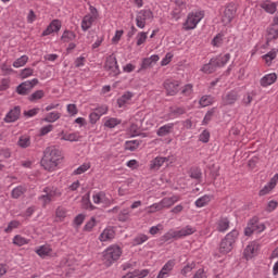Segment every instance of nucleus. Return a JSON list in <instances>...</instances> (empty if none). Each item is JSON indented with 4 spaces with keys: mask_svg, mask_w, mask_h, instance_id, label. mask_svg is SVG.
<instances>
[{
    "mask_svg": "<svg viewBox=\"0 0 278 278\" xmlns=\"http://www.w3.org/2000/svg\"><path fill=\"white\" fill-rule=\"evenodd\" d=\"M60 162H62V152L54 146L46 148L43 157L41 159V166L45 170L53 173V170L58 168Z\"/></svg>",
    "mask_w": 278,
    "mask_h": 278,
    "instance_id": "f257e3e1",
    "label": "nucleus"
},
{
    "mask_svg": "<svg viewBox=\"0 0 278 278\" xmlns=\"http://www.w3.org/2000/svg\"><path fill=\"white\" fill-rule=\"evenodd\" d=\"M121 255H123V249L117 244H112L106 248L102 255V261L104 266L110 268L114 262H118L121 260Z\"/></svg>",
    "mask_w": 278,
    "mask_h": 278,
    "instance_id": "f03ea898",
    "label": "nucleus"
},
{
    "mask_svg": "<svg viewBox=\"0 0 278 278\" xmlns=\"http://www.w3.org/2000/svg\"><path fill=\"white\" fill-rule=\"evenodd\" d=\"M42 192L45 194L39 197V201H41L42 207L48 206L49 203H53V201L62 197V190H60L58 187H45Z\"/></svg>",
    "mask_w": 278,
    "mask_h": 278,
    "instance_id": "7ed1b4c3",
    "label": "nucleus"
},
{
    "mask_svg": "<svg viewBox=\"0 0 278 278\" xmlns=\"http://www.w3.org/2000/svg\"><path fill=\"white\" fill-rule=\"evenodd\" d=\"M238 236V230H232L226 235L219 244V253H222V255H227V253H231V251H233V244H236Z\"/></svg>",
    "mask_w": 278,
    "mask_h": 278,
    "instance_id": "20e7f679",
    "label": "nucleus"
},
{
    "mask_svg": "<svg viewBox=\"0 0 278 278\" xmlns=\"http://www.w3.org/2000/svg\"><path fill=\"white\" fill-rule=\"evenodd\" d=\"M205 12L203 11H192L187 15L186 22L182 24V29L185 31H190L191 29H197V26L201 21H203Z\"/></svg>",
    "mask_w": 278,
    "mask_h": 278,
    "instance_id": "39448f33",
    "label": "nucleus"
},
{
    "mask_svg": "<svg viewBox=\"0 0 278 278\" xmlns=\"http://www.w3.org/2000/svg\"><path fill=\"white\" fill-rule=\"evenodd\" d=\"M266 229L263 223H260V217L254 216L248 222L244 229V236H253V233H262Z\"/></svg>",
    "mask_w": 278,
    "mask_h": 278,
    "instance_id": "423d86ee",
    "label": "nucleus"
},
{
    "mask_svg": "<svg viewBox=\"0 0 278 278\" xmlns=\"http://www.w3.org/2000/svg\"><path fill=\"white\" fill-rule=\"evenodd\" d=\"M237 12H238V7L236 5V3H233V2L228 3L224 8V11L222 13V23H224V25L231 24V21H233V18H236Z\"/></svg>",
    "mask_w": 278,
    "mask_h": 278,
    "instance_id": "0eeeda50",
    "label": "nucleus"
},
{
    "mask_svg": "<svg viewBox=\"0 0 278 278\" xmlns=\"http://www.w3.org/2000/svg\"><path fill=\"white\" fill-rule=\"evenodd\" d=\"M104 71H108L110 75L116 77V75H121V68L118 67V61H116V55L111 54L106 56L104 63Z\"/></svg>",
    "mask_w": 278,
    "mask_h": 278,
    "instance_id": "6e6552de",
    "label": "nucleus"
},
{
    "mask_svg": "<svg viewBox=\"0 0 278 278\" xmlns=\"http://www.w3.org/2000/svg\"><path fill=\"white\" fill-rule=\"evenodd\" d=\"M147 21H153V12L151 10H141L137 13L136 25L139 29L147 27Z\"/></svg>",
    "mask_w": 278,
    "mask_h": 278,
    "instance_id": "1a4fd4ad",
    "label": "nucleus"
},
{
    "mask_svg": "<svg viewBox=\"0 0 278 278\" xmlns=\"http://www.w3.org/2000/svg\"><path fill=\"white\" fill-rule=\"evenodd\" d=\"M38 84H39L38 78L26 80L16 87V92L17 94H22L23 97H25L29 94V92H31V90H34V87L38 86Z\"/></svg>",
    "mask_w": 278,
    "mask_h": 278,
    "instance_id": "9d476101",
    "label": "nucleus"
},
{
    "mask_svg": "<svg viewBox=\"0 0 278 278\" xmlns=\"http://www.w3.org/2000/svg\"><path fill=\"white\" fill-rule=\"evenodd\" d=\"M163 86L168 97H175V94L179 92V86H181V83L175 79H167L164 81Z\"/></svg>",
    "mask_w": 278,
    "mask_h": 278,
    "instance_id": "9b49d317",
    "label": "nucleus"
},
{
    "mask_svg": "<svg viewBox=\"0 0 278 278\" xmlns=\"http://www.w3.org/2000/svg\"><path fill=\"white\" fill-rule=\"evenodd\" d=\"M238 99H240V92L236 89L230 90L222 97V105H233Z\"/></svg>",
    "mask_w": 278,
    "mask_h": 278,
    "instance_id": "f8f14e48",
    "label": "nucleus"
},
{
    "mask_svg": "<svg viewBox=\"0 0 278 278\" xmlns=\"http://www.w3.org/2000/svg\"><path fill=\"white\" fill-rule=\"evenodd\" d=\"M160 62V55L154 54L150 58L142 59L140 68L138 70V73H142V71H147L148 68H152L153 64H157Z\"/></svg>",
    "mask_w": 278,
    "mask_h": 278,
    "instance_id": "ddd939ff",
    "label": "nucleus"
},
{
    "mask_svg": "<svg viewBox=\"0 0 278 278\" xmlns=\"http://www.w3.org/2000/svg\"><path fill=\"white\" fill-rule=\"evenodd\" d=\"M257 251H260V244L253 241L249 245H247V248L244 249L243 255L245 260H252V257H255V255H257Z\"/></svg>",
    "mask_w": 278,
    "mask_h": 278,
    "instance_id": "4468645a",
    "label": "nucleus"
},
{
    "mask_svg": "<svg viewBox=\"0 0 278 278\" xmlns=\"http://www.w3.org/2000/svg\"><path fill=\"white\" fill-rule=\"evenodd\" d=\"M62 29V22L60 20H53L42 31V36H51V34H58Z\"/></svg>",
    "mask_w": 278,
    "mask_h": 278,
    "instance_id": "2eb2a0df",
    "label": "nucleus"
},
{
    "mask_svg": "<svg viewBox=\"0 0 278 278\" xmlns=\"http://www.w3.org/2000/svg\"><path fill=\"white\" fill-rule=\"evenodd\" d=\"M116 238V231L113 227H106L99 236L100 242H112Z\"/></svg>",
    "mask_w": 278,
    "mask_h": 278,
    "instance_id": "dca6fc26",
    "label": "nucleus"
},
{
    "mask_svg": "<svg viewBox=\"0 0 278 278\" xmlns=\"http://www.w3.org/2000/svg\"><path fill=\"white\" fill-rule=\"evenodd\" d=\"M21 118V106H14L4 117V123H16Z\"/></svg>",
    "mask_w": 278,
    "mask_h": 278,
    "instance_id": "f3484780",
    "label": "nucleus"
},
{
    "mask_svg": "<svg viewBox=\"0 0 278 278\" xmlns=\"http://www.w3.org/2000/svg\"><path fill=\"white\" fill-rule=\"evenodd\" d=\"M277 81V74L276 73H270L265 76H263L260 80V84L262 88H268V86H273Z\"/></svg>",
    "mask_w": 278,
    "mask_h": 278,
    "instance_id": "a211bd4d",
    "label": "nucleus"
},
{
    "mask_svg": "<svg viewBox=\"0 0 278 278\" xmlns=\"http://www.w3.org/2000/svg\"><path fill=\"white\" fill-rule=\"evenodd\" d=\"M260 8L267 12V14H275V12H277V2L265 0L260 3Z\"/></svg>",
    "mask_w": 278,
    "mask_h": 278,
    "instance_id": "6ab92c4d",
    "label": "nucleus"
},
{
    "mask_svg": "<svg viewBox=\"0 0 278 278\" xmlns=\"http://www.w3.org/2000/svg\"><path fill=\"white\" fill-rule=\"evenodd\" d=\"M165 162H168V157L156 156L150 162V170H160L164 166Z\"/></svg>",
    "mask_w": 278,
    "mask_h": 278,
    "instance_id": "aec40b11",
    "label": "nucleus"
},
{
    "mask_svg": "<svg viewBox=\"0 0 278 278\" xmlns=\"http://www.w3.org/2000/svg\"><path fill=\"white\" fill-rule=\"evenodd\" d=\"M178 201H181V197L180 195H173L170 198H164L161 200V205L163 207V210H168V207H173V205H175V203H177Z\"/></svg>",
    "mask_w": 278,
    "mask_h": 278,
    "instance_id": "412c9836",
    "label": "nucleus"
},
{
    "mask_svg": "<svg viewBox=\"0 0 278 278\" xmlns=\"http://www.w3.org/2000/svg\"><path fill=\"white\" fill-rule=\"evenodd\" d=\"M216 68H218L216 61L214 59H211L207 64L203 65L201 71H202V73H205L206 75H212V73H216Z\"/></svg>",
    "mask_w": 278,
    "mask_h": 278,
    "instance_id": "4be33fe9",
    "label": "nucleus"
},
{
    "mask_svg": "<svg viewBox=\"0 0 278 278\" xmlns=\"http://www.w3.org/2000/svg\"><path fill=\"white\" fill-rule=\"evenodd\" d=\"M134 99V93L131 91H126L122 97L117 99L118 108H125Z\"/></svg>",
    "mask_w": 278,
    "mask_h": 278,
    "instance_id": "5701e85b",
    "label": "nucleus"
},
{
    "mask_svg": "<svg viewBox=\"0 0 278 278\" xmlns=\"http://www.w3.org/2000/svg\"><path fill=\"white\" fill-rule=\"evenodd\" d=\"M173 129H175V124L169 123V124H166V125L160 127L157 129L156 134L160 137L168 136V134H173Z\"/></svg>",
    "mask_w": 278,
    "mask_h": 278,
    "instance_id": "b1692460",
    "label": "nucleus"
},
{
    "mask_svg": "<svg viewBox=\"0 0 278 278\" xmlns=\"http://www.w3.org/2000/svg\"><path fill=\"white\" fill-rule=\"evenodd\" d=\"M94 17L90 14H87L83 17L81 21V29L83 31H88V29H90V27H92V23H94Z\"/></svg>",
    "mask_w": 278,
    "mask_h": 278,
    "instance_id": "393cba45",
    "label": "nucleus"
},
{
    "mask_svg": "<svg viewBox=\"0 0 278 278\" xmlns=\"http://www.w3.org/2000/svg\"><path fill=\"white\" fill-rule=\"evenodd\" d=\"M213 59L215 60V64H217V68H223V66H225V64H227V62L231 60V54L226 53L224 55H219Z\"/></svg>",
    "mask_w": 278,
    "mask_h": 278,
    "instance_id": "a878e982",
    "label": "nucleus"
},
{
    "mask_svg": "<svg viewBox=\"0 0 278 278\" xmlns=\"http://www.w3.org/2000/svg\"><path fill=\"white\" fill-rule=\"evenodd\" d=\"M181 239L179 236V230H169L163 237V242H168L169 240H179Z\"/></svg>",
    "mask_w": 278,
    "mask_h": 278,
    "instance_id": "bb28decb",
    "label": "nucleus"
},
{
    "mask_svg": "<svg viewBox=\"0 0 278 278\" xmlns=\"http://www.w3.org/2000/svg\"><path fill=\"white\" fill-rule=\"evenodd\" d=\"M77 38V35L73 30L65 29L61 36V41L63 42H73Z\"/></svg>",
    "mask_w": 278,
    "mask_h": 278,
    "instance_id": "cd10ccee",
    "label": "nucleus"
},
{
    "mask_svg": "<svg viewBox=\"0 0 278 278\" xmlns=\"http://www.w3.org/2000/svg\"><path fill=\"white\" fill-rule=\"evenodd\" d=\"M52 251L53 249H51V245L46 244L38 248L36 253L39 257H48V255H51Z\"/></svg>",
    "mask_w": 278,
    "mask_h": 278,
    "instance_id": "c85d7f7f",
    "label": "nucleus"
},
{
    "mask_svg": "<svg viewBox=\"0 0 278 278\" xmlns=\"http://www.w3.org/2000/svg\"><path fill=\"white\" fill-rule=\"evenodd\" d=\"M25 192H27V187L17 186L16 188H14L12 190L11 197H12V199H21V197H23V194H25Z\"/></svg>",
    "mask_w": 278,
    "mask_h": 278,
    "instance_id": "c756f323",
    "label": "nucleus"
},
{
    "mask_svg": "<svg viewBox=\"0 0 278 278\" xmlns=\"http://www.w3.org/2000/svg\"><path fill=\"white\" fill-rule=\"evenodd\" d=\"M17 146H20L21 149H27V148L31 147V138L26 135L21 136L17 141Z\"/></svg>",
    "mask_w": 278,
    "mask_h": 278,
    "instance_id": "7c9ffc66",
    "label": "nucleus"
},
{
    "mask_svg": "<svg viewBox=\"0 0 278 278\" xmlns=\"http://www.w3.org/2000/svg\"><path fill=\"white\" fill-rule=\"evenodd\" d=\"M62 117V113L60 112H50L43 118L45 123H55V121H60Z\"/></svg>",
    "mask_w": 278,
    "mask_h": 278,
    "instance_id": "2f4dec72",
    "label": "nucleus"
},
{
    "mask_svg": "<svg viewBox=\"0 0 278 278\" xmlns=\"http://www.w3.org/2000/svg\"><path fill=\"white\" fill-rule=\"evenodd\" d=\"M197 232V228L188 225L186 227H184L182 229L178 230V233L180 236V238H186V236H192V233Z\"/></svg>",
    "mask_w": 278,
    "mask_h": 278,
    "instance_id": "473e14b6",
    "label": "nucleus"
},
{
    "mask_svg": "<svg viewBox=\"0 0 278 278\" xmlns=\"http://www.w3.org/2000/svg\"><path fill=\"white\" fill-rule=\"evenodd\" d=\"M278 38V28L275 27V25H271L267 28V42H270V40H277Z\"/></svg>",
    "mask_w": 278,
    "mask_h": 278,
    "instance_id": "72a5a7b5",
    "label": "nucleus"
},
{
    "mask_svg": "<svg viewBox=\"0 0 278 278\" xmlns=\"http://www.w3.org/2000/svg\"><path fill=\"white\" fill-rule=\"evenodd\" d=\"M227 229H229V219L226 217H222L217 222V231L225 232L227 231Z\"/></svg>",
    "mask_w": 278,
    "mask_h": 278,
    "instance_id": "f704fd0d",
    "label": "nucleus"
},
{
    "mask_svg": "<svg viewBox=\"0 0 278 278\" xmlns=\"http://www.w3.org/2000/svg\"><path fill=\"white\" fill-rule=\"evenodd\" d=\"M212 201V195L205 194L195 201V207H205Z\"/></svg>",
    "mask_w": 278,
    "mask_h": 278,
    "instance_id": "c9c22d12",
    "label": "nucleus"
},
{
    "mask_svg": "<svg viewBox=\"0 0 278 278\" xmlns=\"http://www.w3.org/2000/svg\"><path fill=\"white\" fill-rule=\"evenodd\" d=\"M277 53H278V50L277 49H273L267 54L263 55V60H265V63L268 66H270L273 64V60H275V58H277Z\"/></svg>",
    "mask_w": 278,
    "mask_h": 278,
    "instance_id": "e433bc0d",
    "label": "nucleus"
},
{
    "mask_svg": "<svg viewBox=\"0 0 278 278\" xmlns=\"http://www.w3.org/2000/svg\"><path fill=\"white\" fill-rule=\"evenodd\" d=\"M40 99H45V90H37L28 97L30 103H36V101H40Z\"/></svg>",
    "mask_w": 278,
    "mask_h": 278,
    "instance_id": "4c0bfd02",
    "label": "nucleus"
},
{
    "mask_svg": "<svg viewBox=\"0 0 278 278\" xmlns=\"http://www.w3.org/2000/svg\"><path fill=\"white\" fill-rule=\"evenodd\" d=\"M194 268H197V263L195 262H191L188 263L182 269H181V275L184 277H188V275H190L192 273V270H194Z\"/></svg>",
    "mask_w": 278,
    "mask_h": 278,
    "instance_id": "58836bf2",
    "label": "nucleus"
},
{
    "mask_svg": "<svg viewBox=\"0 0 278 278\" xmlns=\"http://www.w3.org/2000/svg\"><path fill=\"white\" fill-rule=\"evenodd\" d=\"M130 214L131 211H129V208H124L119 212L117 218L121 223H127V220H129Z\"/></svg>",
    "mask_w": 278,
    "mask_h": 278,
    "instance_id": "ea45409f",
    "label": "nucleus"
},
{
    "mask_svg": "<svg viewBox=\"0 0 278 278\" xmlns=\"http://www.w3.org/2000/svg\"><path fill=\"white\" fill-rule=\"evenodd\" d=\"M29 62V56L27 55H22L18 58L16 61L13 62L14 68H21V66H25Z\"/></svg>",
    "mask_w": 278,
    "mask_h": 278,
    "instance_id": "a19ab883",
    "label": "nucleus"
},
{
    "mask_svg": "<svg viewBox=\"0 0 278 278\" xmlns=\"http://www.w3.org/2000/svg\"><path fill=\"white\" fill-rule=\"evenodd\" d=\"M13 244H16V247H24V244H29V240L21 235H16L13 238Z\"/></svg>",
    "mask_w": 278,
    "mask_h": 278,
    "instance_id": "79ce46f5",
    "label": "nucleus"
},
{
    "mask_svg": "<svg viewBox=\"0 0 278 278\" xmlns=\"http://www.w3.org/2000/svg\"><path fill=\"white\" fill-rule=\"evenodd\" d=\"M62 140H66L68 142H77L79 141V132L65 134L63 135Z\"/></svg>",
    "mask_w": 278,
    "mask_h": 278,
    "instance_id": "37998d69",
    "label": "nucleus"
},
{
    "mask_svg": "<svg viewBox=\"0 0 278 278\" xmlns=\"http://www.w3.org/2000/svg\"><path fill=\"white\" fill-rule=\"evenodd\" d=\"M117 125H121V119L115 117H111L104 123V127H108L109 129H114Z\"/></svg>",
    "mask_w": 278,
    "mask_h": 278,
    "instance_id": "c03bdc74",
    "label": "nucleus"
},
{
    "mask_svg": "<svg viewBox=\"0 0 278 278\" xmlns=\"http://www.w3.org/2000/svg\"><path fill=\"white\" fill-rule=\"evenodd\" d=\"M140 147V141L138 140H130L125 142V149L127 151H136Z\"/></svg>",
    "mask_w": 278,
    "mask_h": 278,
    "instance_id": "a18cd8bd",
    "label": "nucleus"
},
{
    "mask_svg": "<svg viewBox=\"0 0 278 278\" xmlns=\"http://www.w3.org/2000/svg\"><path fill=\"white\" fill-rule=\"evenodd\" d=\"M212 103H214V97L212 96H203L200 99L201 108H207V105H212Z\"/></svg>",
    "mask_w": 278,
    "mask_h": 278,
    "instance_id": "49530a36",
    "label": "nucleus"
},
{
    "mask_svg": "<svg viewBox=\"0 0 278 278\" xmlns=\"http://www.w3.org/2000/svg\"><path fill=\"white\" fill-rule=\"evenodd\" d=\"M177 264V262L173 258L166 262V264L162 267V269L167 273L168 275H170V273H173V269L175 268V265Z\"/></svg>",
    "mask_w": 278,
    "mask_h": 278,
    "instance_id": "de8ad7c7",
    "label": "nucleus"
},
{
    "mask_svg": "<svg viewBox=\"0 0 278 278\" xmlns=\"http://www.w3.org/2000/svg\"><path fill=\"white\" fill-rule=\"evenodd\" d=\"M94 227H97V218L96 217H91L89 222L86 223V225L84 226V231H92V229H94Z\"/></svg>",
    "mask_w": 278,
    "mask_h": 278,
    "instance_id": "09e8293b",
    "label": "nucleus"
},
{
    "mask_svg": "<svg viewBox=\"0 0 278 278\" xmlns=\"http://www.w3.org/2000/svg\"><path fill=\"white\" fill-rule=\"evenodd\" d=\"M21 227V222L12 220L9 223L8 227L4 229L5 233H12L13 229H18Z\"/></svg>",
    "mask_w": 278,
    "mask_h": 278,
    "instance_id": "8fccbe9b",
    "label": "nucleus"
},
{
    "mask_svg": "<svg viewBox=\"0 0 278 278\" xmlns=\"http://www.w3.org/2000/svg\"><path fill=\"white\" fill-rule=\"evenodd\" d=\"M147 240H149V236H147L144 233H140L137 237H135L134 244H136V245L144 244V242H147Z\"/></svg>",
    "mask_w": 278,
    "mask_h": 278,
    "instance_id": "3c124183",
    "label": "nucleus"
},
{
    "mask_svg": "<svg viewBox=\"0 0 278 278\" xmlns=\"http://www.w3.org/2000/svg\"><path fill=\"white\" fill-rule=\"evenodd\" d=\"M148 210H149L148 214H155V212H162V210H164V208L162 206V202H159V203H154V204L150 205L148 207Z\"/></svg>",
    "mask_w": 278,
    "mask_h": 278,
    "instance_id": "603ef678",
    "label": "nucleus"
},
{
    "mask_svg": "<svg viewBox=\"0 0 278 278\" xmlns=\"http://www.w3.org/2000/svg\"><path fill=\"white\" fill-rule=\"evenodd\" d=\"M67 211L63 206H59L55 211V216L59 218V220H64L66 218Z\"/></svg>",
    "mask_w": 278,
    "mask_h": 278,
    "instance_id": "864d4df0",
    "label": "nucleus"
},
{
    "mask_svg": "<svg viewBox=\"0 0 278 278\" xmlns=\"http://www.w3.org/2000/svg\"><path fill=\"white\" fill-rule=\"evenodd\" d=\"M137 47H141V45H144V42H147V33L141 31L139 34H137Z\"/></svg>",
    "mask_w": 278,
    "mask_h": 278,
    "instance_id": "5fc2aeb1",
    "label": "nucleus"
},
{
    "mask_svg": "<svg viewBox=\"0 0 278 278\" xmlns=\"http://www.w3.org/2000/svg\"><path fill=\"white\" fill-rule=\"evenodd\" d=\"M92 199H93V203H96V205H99V204L103 203V201L105 199V193L98 192L92 195Z\"/></svg>",
    "mask_w": 278,
    "mask_h": 278,
    "instance_id": "6e6d98bb",
    "label": "nucleus"
},
{
    "mask_svg": "<svg viewBox=\"0 0 278 278\" xmlns=\"http://www.w3.org/2000/svg\"><path fill=\"white\" fill-rule=\"evenodd\" d=\"M169 112L170 114H173L174 116H181L184 114H186V109L178 106V108H169Z\"/></svg>",
    "mask_w": 278,
    "mask_h": 278,
    "instance_id": "4d7b16f0",
    "label": "nucleus"
},
{
    "mask_svg": "<svg viewBox=\"0 0 278 278\" xmlns=\"http://www.w3.org/2000/svg\"><path fill=\"white\" fill-rule=\"evenodd\" d=\"M89 168H90V164L84 163L77 169L74 170V175H84V173H86V170H89Z\"/></svg>",
    "mask_w": 278,
    "mask_h": 278,
    "instance_id": "13d9d810",
    "label": "nucleus"
},
{
    "mask_svg": "<svg viewBox=\"0 0 278 278\" xmlns=\"http://www.w3.org/2000/svg\"><path fill=\"white\" fill-rule=\"evenodd\" d=\"M251 103H253V94L248 92L244 94L242 99V105H244L245 108H249Z\"/></svg>",
    "mask_w": 278,
    "mask_h": 278,
    "instance_id": "bf43d9fd",
    "label": "nucleus"
},
{
    "mask_svg": "<svg viewBox=\"0 0 278 278\" xmlns=\"http://www.w3.org/2000/svg\"><path fill=\"white\" fill-rule=\"evenodd\" d=\"M149 273H150L149 269H142V270L136 269V270L132 271V277L134 278H136V277L144 278L149 275Z\"/></svg>",
    "mask_w": 278,
    "mask_h": 278,
    "instance_id": "052dcab7",
    "label": "nucleus"
},
{
    "mask_svg": "<svg viewBox=\"0 0 278 278\" xmlns=\"http://www.w3.org/2000/svg\"><path fill=\"white\" fill-rule=\"evenodd\" d=\"M31 75H34V70L31 67H26L21 72L22 79H27V77H31Z\"/></svg>",
    "mask_w": 278,
    "mask_h": 278,
    "instance_id": "680f3d73",
    "label": "nucleus"
},
{
    "mask_svg": "<svg viewBox=\"0 0 278 278\" xmlns=\"http://www.w3.org/2000/svg\"><path fill=\"white\" fill-rule=\"evenodd\" d=\"M39 112H40V108H35L28 111H24V116H26L27 118H31L34 116H37Z\"/></svg>",
    "mask_w": 278,
    "mask_h": 278,
    "instance_id": "e2e57ef3",
    "label": "nucleus"
},
{
    "mask_svg": "<svg viewBox=\"0 0 278 278\" xmlns=\"http://www.w3.org/2000/svg\"><path fill=\"white\" fill-rule=\"evenodd\" d=\"M10 88V79L9 78H2L0 80V92H3Z\"/></svg>",
    "mask_w": 278,
    "mask_h": 278,
    "instance_id": "0e129e2a",
    "label": "nucleus"
},
{
    "mask_svg": "<svg viewBox=\"0 0 278 278\" xmlns=\"http://www.w3.org/2000/svg\"><path fill=\"white\" fill-rule=\"evenodd\" d=\"M213 47H220L223 45V35L217 34L212 40Z\"/></svg>",
    "mask_w": 278,
    "mask_h": 278,
    "instance_id": "69168bd1",
    "label": "nucleus"
},
{
    "mask_svg": "<svg viewBox=\"0 0 278 278\" xmlns=\"http://www.w3.org/2000/svg\"><path fill=\"white\" fill-rule=\"evenodd\" d=\"M181 94H184V97H190V94H192V84L185 85Z\"/></svg>",
    "mask_w": 278,
    "mask_h": 278,
    "instance_id": "338daca9",
    "label": "nucleus"
},
{
    "mask_svg": "<svg viewBox=\"0 0 278 278\" xmlns=\"http://www.w3.org/2000/svg\"><path fill=\"white\" fill-rule=\"evenodd\" d=\"M130 135L134 136H140V126L137 124H131L129 127Z\"/></svg>",
    "mask_w": 278,
    "mask_h": 278,
    "instance_id": "774afa93",
    "label": "nucleus"
}]
</instances>
